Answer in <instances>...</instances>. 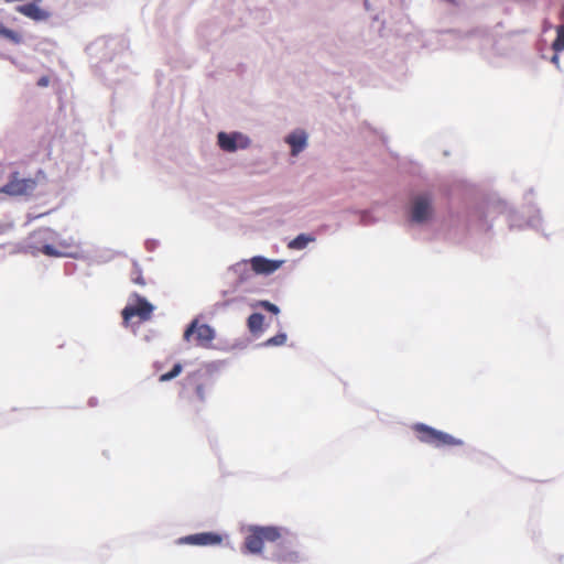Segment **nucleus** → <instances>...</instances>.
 Listing matches in <instances>:
<instances>
[{
  "instance_id": "4468645a",
  "label": "nucleus",
  "mask_w": 564,
  "mask_h": 564,
  "mask_svg": "<svg viewBox=\"0 0 564 564\" xmlns=\"http://www.w3.org/2000/svg\"><path fill=\"white\" fill-rule=\"evenodd\" d=\"M263 315L260 313H253L248 317V327L250 332L254 333L262 328L263 325Z\"/></svg>"
},
{
  "instance_id": "9b49d317",
  "label": "nucleus",
  "mask_w": 564,
  "mask_h": 564,
  "mask_svg": "<svg viewBox=\"0 0 564 564\" xmlns=\"http://www.w3.org/2000/svg\"><path fill=\"white\" fill-rule=\"evenodd\" d=\"M217 138L218 144L223 150L234 152L238 148L237 139L241 138V135L238 133L228 134L226 132H219Z\"/></svg>"
},
{
  "instance_id": "f03ea898",
  "label": "nucleus",
  "mask_w": 564,
  "mask_h": 564,
  "mask_svg": "<svg viewBox=\"0 0 564 564\" xmlns=\"http://www.w3.org/2000/svg\"><path fill=\"white\" fill-rule=\"evenodd\" d=\"M412 429L420 442L437 448L445 446H462L464 444L462 440L423 423H416Z\"/></svg>"
},
{
  "instance_id": "9d476101",
  "label": "nucleus",
  "mask_w": 564,
  "mask_h": 564,
  "mask_svg": "<svg viewBox=\"0 0 564 564\" xmlns=\"http://www.w3.org/2000/svg\"><path fill=\"white\" fill-rule=\"evenodd\" d=\"M285 141L291 147V154L295 156L305 149L307 135L304 131H295L289 134Z\"/></svg>"
},
{
  "instance_id": "6ab92c4d",
  "label": "nucleus",
  "mask_w": 564,
  "mask_h": 564,
  "mask_svg": "<svg viewBox=\"0 0 564 564\" xmlns=\"http://www.w3.org/2000/svg\"><path fill=\"white\" fill-rule=\"evenodd\" d=\"M51 234L52 231L48 228H41L33 232L32 239L34 242H40V240L46 239Z\"/></svg>"
},
{
  "instance_id": "6e6552de",
  "label": "nucleus",
  "mask_w": 564,
  "mask_h": 564,
  "mask_svg": "<svg viewBox=\"0 0 564 564\" xmlns=\"http://www.w3.org/2000/svg\"><path fill=\"white\" fill-rule=\"evenodd\" d=\"M282 263L283 261L281 260H270L260 256L253 257L250 260L251 268L257 274H271L276 271Z\"/></svg>"
},
{
  "instance_id": "aec40b11",
  "label": "nucleus",
  "mask_w": 564,
  "mask_h": 564,
  "mask_svg": "<svg viewBox=\"0 0 564 564\" xmlns=\"http://www.w3.org/2000/svg\"><path fill=\"white\" fill-rule=\"evenodd\" d=\"M35 248L46 256H56L57 254L55 248L52 245L44 243L41 246H35Z\"/></svg>"
},
{
  "instance_id": "423d86ee",
  "label": "nucleus",
  "mask_w": 564,
  "mask_h": 564,
  "mask_svg": "<svg viewBox=\"0 0 564 564\" xmlns=\"http://www.w3.org/2000/svg\"><path fill=\"white\" fill-rule=\"evenodd\" d=\"M432 215V198L427 194L414 197L412 203L411 218L415 223H424Z\"/></svg>"
},
{
  "instance_id": "a211bd4d",
  "label": "nucleus",
  "mask_w": 564,
  "mask_h": 564,
  "mask_svg": "<svg viewBox=\"0 0 564 564\" xmlns=\"http://www.w3.org/2000/svg\"><path fill=\"white\" fill-rule=\"evenodd\" d=\"M286 341V335L284 333L276 334L275 336L269 338L264 345L265 346H282Z\"/></svg>"
},
{
  "instance_id": "20e7f679",
  "label": "nucleus",
  "mask_w": 564,
  "mask_h": 564,
  "mask_svg": "<svg viewBox=\"0 0 564 564\" xmlns=\"http://www.w3.org/2000/svg\"><path fill=\"white\" fill-rule=\"evenodd\" d=\"M36 185L37 183L34 178L21 177L19 172H12L8 183L0 187V193L9 196L29 195L33 193Z\"/></svg>"
},
{
  "instance_id": "39448f33",
  "label": "nucleus",
  "mask_w": 564,
  "mask_h": 564,
  "mask_svg": "<svg viewBox=\"0 0 564 564\" xmlns=\"http://www.w3.org/2000/svg\"><path fill=\"white\" fill-rule=\"evenodd\" d=\"M191 337H194L197 346L208 347L215 337V333L209 325L198 324L197 321H194L184 332L185 340L189 341Z\"/></svg>"
},
{
  "instance_id": "412c9836",
  "label": "nucleus",
  "mask_w": 564,
  "mask_h": 564,
  "mask_svg": "<svg viewBox=\"0 0 564 564\" xmlns=\"http://www.w3.org/2000/svg\"><path fill=\"white\" fill-rule=\"evenodd\" d=\"M262 305H263V307H264L267 311H269V312H271V313H273V314H278V313H279V307H278L276 305H274V304L270 303V302H263V304H262Z\"/></svg>"
},
{
  "instance_id": "7ed1b4c3",
  "label": "nucleus",
  "mask_w": 564,
  "mask_h": 564,
  "mask_svg": "<svg viewBox=\"0 0 564 564\" xmlns=\"http://www.w3.org/2000/svg\"><path fill=\"white\" fill-rule=\"evenodd\" d=\"M154 306L148 300L138 293H132L130 302L122 310L121 315L124 324H128L133 317L139 322H147L152 317Z\"/></svg>"
},
{
  "instance_id": "f3484780",
  "label": "nucleus",
  "mask_w": 564,
  "mask_h": 564,
  "mask_svg": "<svg viewBox=\"0 0 564 564\" xmlns=\"http://www.w3.org/2000/svg\"><path fill=\"white\" fill-rule=\"evenodd\" d=\"M552 48L555 52H560V51L564 50V26H560L557 29V36L552 44Z\"/></svg>"
},
{
  "instance_id": "2eb2a0df",
  "label": "nucleus",
  "mask_w": 564,
  "mask_h": 564,
  "mask_svg": "<svg viewBox=\"0 0 564 564\" xmlns=\"http://www.w3.org/2000/svg\"><path fill=\"white\" fill-rule=\"evenodd\" d=\"M130 278L134 284H138L141 286H144L147 284L145 279L143 278L142 271L137 264H134L132 267L131 272H130Z\"/></svg>"
},
{
  "instance_id": "1a4fd4ad",
  "label": "nucleus",
  "mask_w": 564,
  "mask_h": 564,
  "mask_svg": "<svg viewBox=\"0 0 564 564\" xmlns=\"http://www.w3.org/2000/svg\"><path fill=\"white\" fill-rule=\"evenodd\" d=\"M186 380L189 384L194 386L195 393L199 401L204 402L206 400V393L208 389L212 387V382L209 378H206L199 372H193L187 376Z\"/></svg>"
},
{
  "instance_id": "0eeeda50",
  "label": "nucleus",
  "mask_w": 564,
  "mask_h": 564,
  "mask_svg": "<svg viewBox=\"0 0 564 564\" xmlns=\"http://www.w3.org/2000/svg\"><path fill=\"white\" fill-rule=\"evenodd\" d=\"M181 543L191 545H218L223 542V536L215 532H200L184 536L180 540Z\"/></svg>"
},
{
  "instance_id": "ddd939ff",
  "label": "nucleus",
  "mask_w": 564,
  "mask_h": 564,
  "mask_svg": "<svg viewBox=\"0 0 564 564\" xmlns=\"http://www.w3.org/2000/svg\"><path fill=\"white\" fill-rule=\"evenodd\" d=\"M315 237L311 235L301 234L288 243L289 249L302 250L307 247L310 242H313Z\"/></svg>"
},
{
  "instance_id": "dca6fc26",
  "label": "nucleus",
  "mask_w": 564,
  "mask_h": 564,
  "mask_svg": "<svg viewBox=\"0 0 564 564\" xmlns=\"http://www.w3.org/2000/svg\"><path fill=\"white\" fill-rule=\"evenodd\" d=\"M181 372H182V365L181 364H175L171 371L165 372V373L160 376V381L164 382V381L172 380L175 377H177Z\"/></svg>"
},
{
  "instance_id": "4be33fe9",
  "label": "nucleus",
  "mask_w": 564,
  "mask_h": 564,
  "mask_svg": "<svg viewBox=\"0 0 564 564\" xmlns=\"http://www.w3.org/2000/svg\"><path fill=\"white\" fill-rule=\"evenodd\" d=\"M48 84H50V77L48 76H42L37 80V86H40V87H46V86H48Z\"/></svg>"
},
{
  "instance_id": "f257e3e1",
  "label": "nucleus",
  "mask_w": 564,
  "mask_h": 564,
  "mask_svg": "<svg viewBox=\"0 0 564 564\" xmlns=\"http://www.w3.org/2000/svg\"><path fill=\"white\" fill-rule=\"evenodd\" d=\"M282 540L272 553V560L279 564H295L301 556L294 545V538L281 527L267 525L250 527L243 542V550L247 553L260 554L263 551L264 542H276Z\"/></svg>"
},
{
  "instance_id": "f8f14e48",
  "label": "nucleus",
  "mask_w": 564,
  "mask_h": 564,
  "mask_svg": "<svg viewBox=\"0 0 564 564\" xmlns=\"http://www.w3.org/2000/svg\"><path fill=\"white\" fill-rule=\"evenodd\" d=\"M0 37L4 39L13 44H21L23 42V36L18 31L11 30L7 28L0 21Z\"/></svg>"
}]
</instances>
